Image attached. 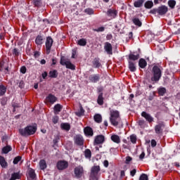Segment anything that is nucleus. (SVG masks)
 <instances>
[{"label": "nucleus", "mask_w": 180, "mask_h": 180, "mask_svg": "<svg viewBox=\"0 0 180 180\" xmlns=\"http://www.w3.org/2000/svg\"><path fill=\"white\" fill-rule=\"evenodd\" d=\"M110 122L112 126H119L122 123V120L120 119V115L117 110H110Z\"/></svg>", "instance_id": "1"}, {"label": "nucleus", "mask_w": 180, "mask_h": 180, "mask_svg": "<svg viewBox=\"0 0 180 180\" xmlns=\"http://www.w3.org/2000/svg\"><path fill=\"white\" fill-rule=\"evenodd\" d=\"M37 130V127L35 126H27L25 129H19V133L21 134V136H32L36 133Z\"/></svg>", "instance_id": "2"}, {"label": "nucleus", "mask_w": 180, "mask_h": 180, "mask_svg": "<svg viewBox=\"0 0 180 180\" xmlns=\"http://www.w3.org/2000/svg\"><path fill=\"white\" fill-rule=\"evenodd\" d=\"M153 77H151V81H154L157 82L160 81V78H161V70L158 66H154L153 68Z\"/></svg>", "instance_id": "3"}, {"label": "nucleus", "mask_w": 180, "mask_h": 180, "mask_svg": "<svg viewBox=\"0 0 180 180\" xmlns=\"http://www.w3.org/2000/svg\"><path fill=\"white\" fill-rule=\"evenodd\" d=\"M101 172V167L94 166L91 167L90 178L93 180H98V175Z\"/></svg>", "instance_id": "4"}, {"label": "nucleus", "mask_w": 180, "mask_h": 180, "mask_svg": "<svg viewBox=\"0 0 180 180\" xmlns=\"http://www.w3.org/2000/svg\"><path fill=\"white\" fill-rule=\"evenodd\" d=\"M60 64L61 65H65L66 68H68L69 70H75V65H74V64H72V63L70 60L61 59Z\"/></svg>", "instance_id": "5"}, {"label": "nucleus", "mask_w": 180, "mask_h": 180, "mask_svg": "<svg viewBox=\"0 0 180 180\" xmlns=\"http://www.w3.org/2000/svg\"><path fill=\"white\" fill-rule=\"evenodd\" d=\"M46 49L47 54L50 53V50H51V46H53V39L51 37H48L46 41Z\"/></svg>", "instance_id": "6"}, {"label": "nucleus", "mask_w": 180, "mask_h": 180, "mask_svg": "<svg viewBox=\"0 0 180 180\" xmlns=\"http://www.w3.org/2000/svg\"><path fill=\"white\" fill-rule=\"evenodd\" d=\"M103 143H105V136L98 135L95 137L94 142V146H98V144H103Z\"/></svg>", "instance_id": "7"}, {"label": "nucleus", "mask_w": 180, "mask_h": 180, "mask_svg": "<svg viewBox=\"0 0 180 180\" xmlns=\"http://www.w3.org/2000/svg\"><path fill=\"white\" fill-rule=\"evenodd\" d=\"M164 123L160 122L155 126V131L156 134H162V131H164Z\"/></svg>", "instance_id": "8"}, {"label": "nucleus", "mask_w": 180, "mask_h": 180, "mask_svg": "<svg viewBox=\"0 0 180 180\" xmlns=\"http://www.w3.org/2000/svg\"><path fill=\"white\" fill-rule=\"evenodd\" d=\"M104 50L106 51L107 54L112 55L113 49L112 47V44L109 42H105L104 45Z\"/></svg>", "instance_id": "9"}, {"label": "nucleus", "mask_w": 180, "mask_h": 180, "mask_svg": "<svg viewBox=\"0 0 180 180\" xmlns=\"http://www.w3.org/2000/svg\"><path fill=\"white\" fill-rule=\"evenodd\" d=\"M82 174H84V168L82 166L75 167V175H76L77 178H81V176H82Z\"/></svg>", "instance_id": "10"}, {"label": "nucleus", "mask_w": 180, "mask_h": 180, "mask_svg": "<svg viewBox=\"0 0 180 180\" xmlns=\"http://www.w3.org/2000/svg\"><path fill=\"white\" fill-rule=\"evenodd\" d=\"M142 117H144L148 123H151L152 122H154V117L151 116L149 113H147L146 112H141Z\"/></svg>", "instance_id": "11"}, {"label": "nucleus", "mask_w": 180, "mask_h": 180, "mask_svg": "<svg viewBox=\"0 0 180 180\" xmlns=\"http://www.w3.org/2000/svg\"><path fill=\"white\" fill-rule=\"evenodd\" d=\"M68 167V162L65 161H59L57 163L58 169L63 170Z\"/></svg>", "instance_id": "12"}, {"label": "nucleus", "mask_w": 180, "mask_h": 180, "mask_svg": "<svg viewBox=\"0 0 180 180\" xmlns=\"http://www.w3.org/2000/svg\"><path fill=\"white\" fill-rule=\"evenodd\" d=\"M75 143L77 146H83L84 144V137L81 135H76L75 137Z\"/></svg>", "instance_id": "13"}, {"label": "nucleus", "mask_w": 180, "mask_h": 180, "mask_svg": "<svg viewBox=\"0 0 180 180\" xmlns=\"http://www.w3.org/2000/svg\"><path fill=\"white\" fill-rule=\"evenodd\" d=\"M168 12V7L167 6H161L158 8V13L160 15H165Z\"/></svg>", "instance_id": "14"}, {"label": "nucleus", "mask_w": 180, "mask_h": 180, "mask_svg": "<svg viewBox=\"0 0 180 180\" xmlns=\"http://www.w3.org/2000/svg\"><path fill=\"white\" fill-rule=\"evenodd\" d=\"M117 15V11H116V10L109 9L107 11V16H109L110 18H111V19H115Z\"/></svg>", "instance_id": "15"}, {"label": "nucleus", "mask_w": 180, "mask_h": 180, "mask_svg": "<svg viewBox=\"0 0 180 180\" xmlns=\"http://www.w3.org/2000/svg\"><path fill=\"white\" fill-rule=\"evenodd\" d=\"M84 134H86V136H94V130H92V128L89 127H86V128H84Z\"/></svg>", "instance_id": "16"}, {"label": "nucleus", "mask_w": 180, "mask_h": 180, "mask_svg": "<svg viewBox=\"0 0 180 180\" xmlns=\"http://www.w3.org/2000/svg\"><path fill=\"white\" fill-rule=\"evenodd\" d=\"M100 78L99 75H92L89 77V81H91V82L96 83L99 81Z\"/></svg>", "instance_id": "17"}, {"label": "nucleus", "mask_w": 180, "mask_h": 180, "mask_svg": "<svg viewBox=\"0 0 180 180\" xmlns=\"http://www.w3.org/2000/svg\"><path fill=\"white\" fill-rule=\"evenodd\" d=\"M46 101L48 102H50V103H54L55 102L57 101V97L52 95V94H49L47 97H46Z\"/></svg>", "instance_id": "18"}, {"label": "nucleus", "mask_w": 180, "mask_h": 180, "mask_svg": "<svg viewBox=\"0 0 180 180\" xmlns=\"http://www.w3.org/2000/svg\"><path fill=\"white\" fill-rule=\"evenodd\" d=\"M28 175V180H34V178H36V173H34V170L32 169H29Z\"/></svg>", "instance_id": "19"}, {"label": "nucleus", "mask_w": 180, "mask_h": 180, "mask_svg": "<svg viewBox=\"0 0 180 180\" xmlns=\"http://www.w3.org/2000/svg\"><path fill=\"white\" fill-rule=\"evenodd\" d=\"M111 140L113 141V143H115L116 144H120V136L118 135L114 134L111 136Z\"/></svg>", "instance_id": "20"}, {"label": "nucleus", "mask_w": 180, "mask_h": 180, "mask_svg": "<svg viewBox=\"0 0 180 180\" xmlns=\"http://www.w3.org/2000/svg\"><path fill=\"white\" fill-rule=\"evenodd\" d=\"M132 22L134 25H135L136 26H138V27H141V25H143V23L141 22L140 19H139V18H134L132 19Z\"/></svg>", "instance_id": "21"}, {"label": "nucleus", "mask_w": 180, "mask_h": 180, "mask_svg": "<svg viewBox=\"0 0 180 180\" xmlns=\"http://www.w3.org/2000/svg\"><path fill=\"white\" fill-rule=\"evenodd\" d=\"M0 165L2 168H6L8 167V162L5 160V158L0 156Z\"/></svg>", "instance_id": "22"}, {"label": "nucleus", "mask_w": 180, "mask_h": 180, "mask_svg": "<svg viewBox=\"0 0 180 180\" xmlns=\"http://www.w3.org/2000/svg\"><path fill=\"white\" fill-rule=\"evenodd\" d=\"M144 4V0H136L134 3V6L135 8H141Z\"/></svg>", "instance_id": "23"}, {"label": "nucleus", "mask_w": 180, "mask_h": 180, "mask_svg": "<svg viewBox=\"0 0 180 180\" xmlns=\"http://www.w3.org/2000/svg\"><path fill=\"white\" fill-rule=\"evenodd\" d=\"M40 169L44 170L46 168H47V163L46 162V160H41L39 161V163Z\"/></svg>", "instance_id": "24"}, {"label": "nucleus", "mask_w": 180, "mask_h": 180, "mask_svg": "<svg viewBox=\"0 0 180 180\" xmlns=\"http://www.w3.org/2000/svg\"><path fill=\"white\" fill-rule=\"evenodd\" d=\"M129 68L131 72H134V71H136V64L131 60L129 61Z\"/></svg>", "instance_id": "25"}, {"label": "nucleus", "mask_w": 180, "mask_h": 180, "mask_svg": "<svg viewBox=\"0 0 180 180\" xmlns=\"http://www.w3.org/2000/svg\"><path fill=\"white\" fill-rule=\"evenodd\" d=\"M61 109H63V107L60 104H57L54 106V113L55 115H57L61 112Z\"/></svg>", "instance_id": "26"}, {"label": "nucleus", "mask_w": 180, "mask_h": 180, "mask_svg": "<svg viewBox=\"0 0 180 180\" xmlns=\"http://www.w3.org/2000/svg\"><path fill=\"white\" fill-rule=\"evenodd\" d=\"M139 65L141 68H146V67H147V62L144 59H140Z\"/></svg>", "instance_id": "27"}, {"label": "nucleus", "mask_w": 180, "mask_h": 180, "mask_svg": "<svg viewBox=\"0 0 180 180\" xmlns=\"http://www.w3.org/2000/svg\"><path fill=\"white\" fill-rule=\"evenodd\" d=\"M60 127L63 130H66L67 131H68V130H70V129H71V127L70 126V124H68V123L60 124Z\"/></svg>", "instance_id": "28"}, {"label": "nucleus", "mask_w": 180, "mask_h": 180, "mask_svg": "<svg viewBox=\"0 0 180 180\" xmlns=\"http://www.w3.org/2000/svg\"><path fill=\"white\" fill-rule=\"evenodd\" d=\"M140 56L139 54H134V53H131L129 56V60H132L133 61H136V60H139Z\"/></svg>", "instance_id": "29"}, {"label": "nucleus", "mask_w": 180, "mask_h": 180, "mask_svg": "<svg viewBox=\"0 0 180 180\" xmlns=\"http://www.w3.org/2000/svg\"><path fill=\"white\" fill-rule=\"evenodd\" d=\"M153 6H154V3L153 2V1H148L145 3V8L146 9H151Z\"/></svg>", "instance_id": "30"}, {"label": "nucleus", "mask_w": 180, "mask_h": 180, "mask_svg": "<svg viewBox=\"0 0 180 180\" xmlns=\"http://www.w3.org/2000/svg\"><path fill=\"white\" fill-rule=\"evenodd\" d=\"M35 43L38 46H41V44H43V37L42 36H37L35 39Z\"/></svg>", "instance_id": "31"}, {"label": "nucleus", "mask_w": 180, "mask_h": 180, "mask_svg": "<svg viewBox=\"0 0 180 180\" xmlns=\"http://www.w3.org/2000/svg\"><path fill=\"white\" fill-rule=\"evenodd\" d=\"M168 6L171 8V9H174L175 8V5H176V1L175 0H169L167 2Z\"/></svg>", "instance_id": "32"}, {"label": "nucleus", "mask_w": 180, "mask_h": 180, "mask_svg": "<svg viewBox=\"0 0 180 180\" xmlns=\"http://www.w3.org/2000/svg\"><path fill=\"white\" fill-rule=\"evenodd\" d=\"M9 151H12V147L11 146H6L4 147L2 149V153L4 154H8V153H9Z\"/></svg>", "instance_id": "33"}, {"label": "nucleus", "mask_w": 180, "mask_h": 180, "mask_svg": "<svg viewBox=\"0 0 180 180\" xmlns=\"http://www.w3.org/2000/svg\"><path fill=\"white\" fill-rule=\"evenodd\" d=\"M94 120L96 123H101L102 122V115L100 114H96L94 115Z\"/></svg>", "instance_id": "34"}, {"label": "nucleus", "mask_w": 180, "mask_h": 180, "mask_svg": "<svg viewBox=\"0 0 180 180\" xmlns=\"http://www.w3.org/2000/svg\"><path fill=\"white\" fill-rule=\"evenodd\" d=\"M58 75V73L57 72V70H51L49 72V77L51 78H57Z\"/></svg>", "instance_id": "35"}, {"label": "nucleus", "mask_w": 180, "mask_h": 180, "mask_svg": "<svg viewBox=\"0 0 180 180\" xmlns=\"http://www.w3.org/2000/svg\"><path fill=\"white\" fill-rule=\"evenodd\" d=\"M20 179V174L19 173H13L11 175L10 180Z\"/></svg>", "instance_id": "36"}, {"label": "nucleus", "mask_w": 180, "mask_h": 180, "mask_svg": "<svg viewBox=\"0 0 180 180\" xmlns=\"http://www.w3.org/2000/svg\"><path fill=\"white\" fill-rule=\"evenodd\" d=\"M77 44L79 46H86V39H79L77 41Z\"/></svg>", "instance_id": "37"}, {"label": "nucleus", "mask_w": 180, "mask_h": 180, "mask_svg": "<svg viewBox=\"0 0 180 180\" xmlns=\"http://www.w3.org/2000/svg\"><path fill=\"white\" fill-rule=\"evenodd\" d=\"M6 92V87L4 85H0V96H2V95H5Z\"/></svg>", "instance_id": "38"}, {"label": "nucleus", "mask_w": 180, "mask_h": 180, "mask_svg": "<svg viewBox=\"0 0 180 180\" xmlns=\"http://www.w3.org/2000/svg\"><path fill=\"white\" fill-rule=\"evenodd\" d=\"M84 155L86 158H91V157L92 156V153L91 152V150L86 149L84 151Z\"/></svg>", "instance_id": "39"}, {"label": "nucleus", "mask_w": 180, "mask_h": 180, "mask_svg": "<svg viewBox=\"0 0 180 180\" xmlns=\"http://www.w3.org/2000/svg\"><path fill=\"white\" fill-rule=\"evenodd\" d=\"M84 112H85V110H84V108H82V106H80V110L77 111L75 112V115L79 117L82 116V115H84Z\"/></svg>", "instance_id": "40"}, {"label": "nucleus", "mask_w": 180, "mask_h": 180, "mask_svg": "<svg viewBox=\"0 0 180 180\" xmlns=\"http://www.w3.org/2000/svg\"><path fill=\"white\" fill-rule=\"evenodd\" d=\"M97 102H98V105H103V96H102V94H100L98 96Z\"/></svg>", "instance_id": "41"}, {"label": "nucleus", "mask_w": 180, "mask_h": 180, "mask_svg": "<svg viewBox=\"0 0 180 180\" xmlns=\"http://www.w3.org/2000/svg\"><path fill=\"white\" fill-rule=\"evenodd\" d=\"M167 92V90L165 88L162 87L158 89L159 95H161V96H163V95Z\"/></svg>", "instance_id": "42"}, {"label": "nucleus", "mask_w": 180, "mask_h": 180, "mask_svg": "<svg viewBox=\"0 0 180 180\" xmlns=\"http://www.w3.org/2000/svg\"><path fill=\"white\" fill-rule=\"evenodd\" d=\"M20 160H22V157H20V156L15 157L13 161V164H14V165L18 164L19 162V161H20Z\"/></svg>", "instance_id": "43"}, {"label": "nucleus", "mask_w": 180, "mask_h": 180, "mask_svg": "<svg viewBox=\"0 0 180 180\" xmlns=\"http://www.w3.org/2000/svg\"><path fill=\"white\" fill-rule=\"evenodd\" d=\"M130 140L133 143V144H136V142L137 141V138L134 135H131Z\"/></svg>", "instance_id": "44"}, {"label": "nucleus", "mask_w": 180, "mask_h": 180, "mask_svg": "<svg viewBox=\"0 0 180 180\" xmlns=\"http://www.w3.org/2000/svg\"><path fill=\"white\" fill-rule=\"evenodd\" d=\"M84 12L88 15H94V10L92 8H86Z\"/></svg>", "instance_id": "45"}, {"label": "nucleus", "mask_w": 180, "mask_h": 180, "mask_svg": "<svg viewBox=\"0 0 180 180\" xmlns=\"http://www.w3.org/2000/svg\"><path fill=\"white\" fill-rule=\"evenodd\" d=\"M139 180H148V176L146 174H143L140 176Z\"/></svg>", "instance_id": "46"}, {"label": "nucleus", "mask_w": 180, "mask_h": 180, "mask_svg": "<svg viewBox=\"0 0 180 180\" xmlns=\"http://www.w3.org/2000/svg\"><path fill=\"white\" fill-rule=\"evenodd\" d=\"M94 67L95 68H99V67H101V63H99V60H96L94 62Z\"/></svg>", "instance_id": "47"}, {"label": "nucleus", "mask_w": 180, "mask_h": 180, "mask_svg": "<svg viewBox=\"0 0 180 180\" xmlns=\"http://www.w3.org/2000/svg\"><path fill=\"white\" fill-rule=\"evenodd\" d=\"M52 122L53 123H54V124L58 123V116L53 117L52 119Z\"/></svg>", "instance_id": "48"}, {"label": "nucleus", "mask_w": 180, "mask_h": 180, "mask_svg": "<svg viewBox=\"0 0 180 180\" xmlns=\"http://www.w3.org/2000/svg\"><path fill=\"white\" fill-rule=\"evenodd\" d=\"M26 68L25 66H22L21 68H20V72H22V74H26Z\"/></svg>", "instance_id": "49"}, {"label": "nucleus", "mask_w": 180, "mask_h": 180, "mask_svg": "<svg viewBox=\"0 0 180 180\" xmlns=\"http://www.w3.org/2000/svg\"><path fill=\"white\" fill-rule=\"evenodd\" d=\"M136 172H137V170H136V169H134L130 172V175L131 176H134L136 175Z\"/></svg>", "instance_id": "50"}, {"label": "nucleus", "mask_w": 180, "mask_h": 180, "mask_svg": "<svg viewBox=\"0 0 180 180\" xmlns=\"http://www.w3.org/2000/svg\"><path fill=\"white\" fill-rule=\"evenodd\" d=\"M34 4L35 6H39L41 4L40 0H34Z\"/></svg>", "instance_id": "51"}, {"label": "nucleus", "mask_w": 180, "mask_h": 180, "mask_svg": "<svg viewBox=\"0 0 180 180\" xmlns=\"http://www.w3.org/2000/svg\"><path fill=\"white\" fill-rule=\"evenodd\" d=\"M13 54H14L15 56H19V51L17 49H14Z\"/></svg>", "instance_id": "52"}, {"label": "nucleus", "mask_w": 180, "mask_h": 180, "mask_svg": "<svg viewBox=\"0 0 180 180\" xmlns=\"http://www.w3.org/2000/svg\"><path fill=\"white\" fill-rule=\"evenodd\" d=\"M105 30V27H100L98 29L96 30V32H103Z\"/></svg>", "instance_id": "53"}, {"label": "nucleus", "mask_w": 180, "mask_h": 180, "mask_svg": "<svg viewBox=\"0 0 180 180\" xmlns=\"http://www.w3.org/2000/svg\"><path fill=\"white\" fill-rule=\"evenodd\" d=\"M155 146H157V141L153 139L151 141V147H155Z\"/></svg>", "instance_id": "54"}, {"label": "nucleus", "mask_w": 180, "mask_h": 180, "mask_svg": "<svg viewBox=\"0 0 180 180\" xmlns=\"http://www.w3.org/2000/svg\"><path fill=\"white\" fill-rule=\"evenodd\" d=\"M103 165L105 168H108V167H109V162L108 160H105L103 162Z\"/></svg>", "instance_id": "55"}, {"label": "nucleus", "mask_w": 180, "mask_h": 180, "mask_svg": "<svg viewBox=\"0 0 180 180\" xmlns=\"http://www.w3.org/2000/svg\"><path fill=\"white\" fill-rule=\"evenodd\" d=\"M131 161V158L130 156H128L126 158V164H129Z\"/></svg>", "instance_id": "56"}, {"label": "nucleus", "mask_w": 180, "mask_h": 180, "mask_svg": "<svg viewBox=\"0 0 180 180\" xmlns=\"http://www.w3.org/2000/svg\"><path fill=\"white\" fill-rule=\"evenodd\" d=\"M146 157V153L144 152H142L141 154L139 155L140 160H143Z\"/></svg>", "instance_id": "57"}, {"label": "nucleus", "mask_w": 180, "mask_h": 180, "mask_svg": "<svg viewBox=\"0 0 180 180\" xmlns=\"http://www.w3.org/2000/svg\"><path fill=\"white\" fill-rule=\"evenodd\" d=\"M41 75H42V78L44 79H46V78L47 77V72H44L42 74H41Z\"/></svg>", "instance_id": "58"}, {"label": "nucleus", "mask_w": 180, "mask_h": 180, "mask_svg": "<svg viewBox=\"0 0 180 180\" xmlns=\"http://www.w3.org/2000/svg\"><path fill=\"white\" fill-rule=\"evenodd\" d=\"M139 126H144V124H146V121H144V120H140V121L139 122Z\"/></svg>", "instance_id": "59"}, {"label": "nucleus", "mask_w": 180, "mask_h": 180, "mask_svg": "<svg viewBox=\"0 0 180 180\" xmlns=\"http://www.w3.org/2000/svg\"><path fill=\"white\" fill-rule=\"evenodd\" d=\"M158 13V9H153L150 11V13H153V14H155Z\"/></svg>", "instance_id": "60"}, {"label": "nucleus", "mask_w": 180, "mask_h": 180, "mask_svg": "<svg viewBox=\"0 0 180 180\" xmlns=\"http://www.w3.org/2000/svg\"><path fill=\"white\" fill-rule=\"evenodd\" d=\"M56 64H57V60L55 58L52 59V65H56Z\"/></svg>", "instance_id": "61"}, {"label": "nucleus", "mask_w": 180, "mask_h": 180, "mask_svg": "<svg viewBox=\"0 0 180 180\" xmlns=\"http://www.w3.org/2000/svg\"><path fill=\"white\" fill-rule=\"evenodd\" d=\"M160 1H162V0H154V4H155V5H157V4H160Z\"/></svg>", "instance_id": "62"}, {"label": "nucleus", "mask_w": 180, "mask_h": 180, "mask_svg": "<svg viewBox=\"0 0 180 180\" xmlns=\"http://www.w3.org/2000/svg\"><path fill=\"white\" fill-rule=\"evenodd\" d=\"M40 63H41V64L44 65V64H46V60L42 59V60L40 61Z\"/></svg>", "instance_id": "63"}, {"label": "nucleus", "mask_w": 180, "mask_h": 180, "mask_svg": "<svg viewBox=\"0 0 180 180\" xmlns=\"http://www.w3.org/2000/svg\"><path fill=\"white\" fill-rule=\"evenodd\" d=\"M176 98H177V99H180V93L177 94Z\"/></svg>", "instance_id": "64"}]
</instances>
